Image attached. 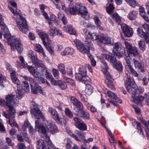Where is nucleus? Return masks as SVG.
<instances>
[{"instance_id": "f257e3e1", "label": "nucleus", "mask_w": 149, "mask_h": 149, "mask_svg": "<svg viewBox=\"0 0 149 149\" xmlns=\"http://www.w3.org/2000/svg\"><path fill=\"white\" fill-rule=\"evenodd\" d=\"M62 6L63 10H65L68 15H74L79 13L86 19L88 20L89 19V14L86 8L81 3H77L75 6H71L67 10L64 5H62Z\"/></svg>"}, {"instance_id": "f03ea898", "label": "nucleus", "mask_w": 149, "mask_h": 149, "mask_svg": "<svg viewBox=\"0 0 149 149\" xmlns=\"http://www.w3.org/2000/svg\"><path fill=\"white\" fill-rule=\"evenodd\" d=\"M8 8L11 12L17 17L16 22L17 26L21 32L26 34L29 30V26L25 19L21 15L20 12L17 9H14L9 5Z\"/></svg>"}, {"instance_id": "7ed1b4c3", "label": "nucleus", "mask_w": 149, "mask_h": 149, "mask_svg": "<svg viewBox=\"0 0 149 149\" xmlns=\"http://www.w3.org/2000/svg\"><path fill=\"white\" fill-rule=\"evenodd\" d=\"M125 77L127 79L125 83L128 92L132 94V96L133 94L136 95L143 92L144 89L141 87H138L135 90L134 88L136 84L132 77H130L127 73L126 74Z\"/></svg>"}, {"instance_id": "20e7f679", "label": "nucleus", "mask_w": 149, "mask_h": 149, "mask_svg": "<svg viewBox=\"0 0 149 149\" xmlns=\"http://www.w3.org/2000/svg\"><path fill=\"white\" fill-rule=\"evenodd\" d=\"M73 42L78 49L83 53L88 54L90 50L93 51L94 49V46L89 38H86L85 45L78 39L74 40Z\"/></svg>"}, {"instance_id": "39448f33", "label": "nucleus", "mask_w": 149, "mask_h": 149, "mask_svg": "<svg viewBox=\"0 0 149 149\" xmlns=\"http://www.w3.org/2000/svg\"><path fill=\"white\" fill-rule=\"evenodd\" d=\"M23 79L26 81H28L31 88V92L33 94H37L38 92L43 95H46V92L41 86L37 84L35 82L34 79L31 77H28L26 75L22 76Z\"/></svg>"}, {"instance_id": "423d86ee", "label": "nucleus", "mask_w": 149, "mask_h": 149, "mask_svg": "<svg viewBox=\"0 0 149 149\" xmlns=\"http://www.w3.org/2000/svg\"><path fill=\"white\" fill-rule=\"evenodd\" d=\"M9 43L10 44L12 50L14 51L16 49L19 53H21L23 51V45L19 38L13 36L11 40L10 43Z\"/></svg>"}, {"instance_id": "0eeeda50", "label": "nucleus", "mask_w": 149, "mask_h": 149, "mask_svg": "<svg viewBox=\"0 0 149 149\" xmlns=\"http://www.w3.org/2000/svg\"><path fill=\"white\" fill-rule=\"evenodd\" d=\"M125 48L129 55L133 57H140V53L137 47L132 46L131 44L127 41L125 42Z\"/></svg>"}, {"instance_id": "6e6552de", "label": "nucleus", "mask_w": 149, "mask_h": 149, "mask_svg": "<svg viewBox=\"0 0 149 149\" xmlns=\"http://www.w3.org/2000/svg\"><path fill=\"white\" fill-rule=\"evenodd\" d=\"M5 99L6 106L8 107H10L12 105L17 106L19 103V101L16 99L15 95H7L5 97Z\"/></svg>"}, {"instance_id": "1a4fd4ad", "label": "nucleus", "mask_w": 149, "mask_h": 149, "mask_svg": "<svg viewBox=\"0 0 149 149\" xmlns=\"http://www.w3.org/2000/svg\"><path fill=\"white\" fill-rule=\"evenodd\" d=\"M31 113L37 119H39L40 118H43L44 115L37 107V104L34 102H32L31 103Z\"/></svg>"}, {"instance_id": "9d476101", "label": "nucleus", "mask_w": 149, "mask_h": 149, "mask_svg": "<svg viewBox=\"0 0 149 149\" xmlns=\"http://www.w3.org/2000/svg\"><path fill=\"white\" fill-rule=\"evenodd\" d=\"M142 26L147 34L144 32L140 28H139L137 29V34L139 37L146 40L149 38V25L145 24H143Z\"/></svg>"}, {"instance_id": "9b49d317", "label": "nucleus", "mask_w": 149, "mask_h": 149, "mask_svg": "<svg viewBox=\"0 0 149 149\" xmlns=\"http://www.w3.org/2000/svg\"><path fill=\"white\" fill-rule=\"evenodd\" d=\"M37 33L40 38L42 40V43L45 46H46V39L47 42L48 44H50L52 42L51 40L49 38V36L44 31L41 30H38L37 31Z\"/></svg>"}, {"instance_id": "f8f14e48", "label": "nucleus", "mask_w": 149, "mask_h": 149, "mask_svg": "<svg viewBox=\"0 0 149 149\" xmlns=\"http://www.w3.org/2000/svg\"><path fill=\"white\" fill-rule=\"evenodd\" d=\"M28 128L30 132L32 134L34 132V130L33 127L31 126L29 121L27 120H25L24 122V125L22 126V129L24 133L23 135L24 138H26L27 136L26 133V129Z\"/></svg>"}, {"instance_id": "ddd939ff", "label": "nucleus", "mask_w": 149, "mask_h": 149, "mask_svg": "<svg viewBox=\"0 0 149 149\" xmlns=\"http://www.w3.org/2000/svg\"><path fill=\"white\" fill-rule=\"evenodd\" d=\"M75 77L77 80L83 83L87 84L90 82V79L87 75L76 73L75 74Z\"/></svg>"}, {"instance_id": "4468645a", "label": "nucleus", "mask_w": 149, "mask_h": 149, "mask_svg": "<svg viewBox=\"0 0 149 149\" xmlns=\"http://www.w3.org/2000/svg\"><path fill=\"white\" fill-rule=\"evenodd\" d=\"M121 28L125 36L128 37H131L133 33L132 29L127 25L122 24Z\"/></svg>"}, {"instance_id": "2eb2a0df", "label": "nucleus", "mask_w": 149, "mask_h": 149, "mask_svg": "<svg viewBox=\"0 0 149 149\" xmlns=\"http://www.w3.org/2000/svg\"><path fill=\"white\" fill-rule=\"evenodd\" d=\"M49 34L51 36H55L58 35L61 37H63V36L61 31L53 25L49 26Z\"/></svg>"}, {"instance_id": "dca6fc26", "label": "nucleus", "mask_w": 149, "mask_h": 149, "mask_svg": "<svg viewBox=\"0 0 149 149\" xmlns=\"http://www.w3.org/2000/svg\"><path fill=\"white\" fill-rule=\"evenodd\" d=\"M2 32H3L4 37L7 38L8 43H10L12 37H11L9 30L5 23L2 24L1 25Z\"/></svg>"}, {"instance_id": "f3484780", "label": "nucleus", "mask_w": 149, "mask_h": 149, "mask_svg": "<svg viewBox=\"0 0 149 149\" xmlns=\"http://www.w3.org/2000/svg\"><path fill=\"white\" fill-rule=\"evenodd\" d=\"M99 42L104 44L112 45L113 41L112 38H109L104 34L100 35L99 39Z\"/></svg>"}, {"instance_id": "a211bd4d", "label": "nucleus", "mask_w": 149, "mask_h": 149, "mask_svg": "<svg viewBox=\"0 0 149 149\" xmlns=\"http://www.w3.org/2000/svg\"><path fill=\"white\" fill-rule=\"evenodd\" d=\"M111 63L119 71H121L123 69V66L119 61H117L116 58L114 57H111L109 60Z\"/></svg>"}, {"instance_id": "6ab92c4d", "label": "nucleus", "mask_w": 149, "mask_h": 149, "mask_svg": "<svg viewBox=\"0 0 149 149\" xmlns=\"http://www.w3.org/2000/svg\"><path fill=\"white\" fill-rule=\"evenodd\" d=\"M83 109H79L78 111H76L74 112V114L79 117L89 120L90 119L89 113L83 110Z\"/></svg>"}, {"instance_id": "aec40b11", "label": "nucleus", "mask_w": 149, "mask_h": 149, "mask_svg": "<svg viewBox=\"0 0 149 149\" xmlns=\"http://www.w3.org/2000/svg\"><path fill=\"white\" fill-rule=\"evenodd\" d=\"M62 29L64 31L68 32L71 35H75L77 33L76 29L71 25H68L64 26L62 27Z\"/></svg>"}, {"instance_id": "412c9836", "label": "nucleus", "mask_w": 149, "mask_h": 149, "mask_svg": "<svg viewBox=\"0 0 149 149\" xmlns=\"http://www.w3.org/2000/svg\"><path fill=\"white\" fill-rule=\"evenodd\" d=\"M133 63L135 68L138 69L141 72L144 71V64L141 60L138 61L134 58L133 60Z\"/></svg>"}, {"instance_id": "4be33fe9", "label": "nucleus", "mask_w": 149, "mask_h": 149, "mask_svg": "<svg viewBox=\"0 0 149 149\" xmlns=\"http://www.w3.org/2000/svg\"><path fill=\"white\" fill-rule=\"evenodd\" d=\"M144 96L141 95H135L133 94L132 96L131 100L132 102L136 104H138L139 102L143 101L144 100Z\"/></svg>"}, {"instance_id": "5701e85b", "label": "nucleus", "mask_w": 149, "mask_h": 149, "mask_svg": "<svg viewBox=\"0 0 149 149\" xmlns=\"http://www.w3.org/2000/svg\"><path fill=\"white\" fill-rule=\"evenodd\" d=\"M105 93L107 94L109 97H111L113 100H112L113 101L120 103H122V101L119 100L116 95L113 92L108 91L107 89H106L105 91Z\"/></svg>"}, {"instance_id": "b1692460", "label": "nucleus", "mask_w": 149, "mask_h": 149, "mask_svg": "<svg viewBox=\"0 0 149 149\" xmlns=\"http://www.w3.org/2000/svg\"><path fill=\"white\" fill-rule=\"evenodd\" d=\"M47 18L46 17H45V18L47 20L49 26L53 25V23L57 22V21L56 20V17L55 15H50V17H49L47 14Z\"/></svg>"}, {"instance_id": "393cba45", "label": "nucleus", "mask_w": 149, "mask_h": 149, "mask_svg": "<svg viewBox=\"0 0 149 149\" xmlns=\"http://www.w3.org/2000/svg\"><path fill=\"white\" fill-rule=\"evenodd\" d=\"M71 100L73 104L77 107L79 109L83 108V106L82 104L75 97H71Z\"/></svg>"}, {"instance_id": "a878e982", "label": "nucleus", "mask_w": 149, "mask_h": 149, "mask_svg": "<svg viewBox=\"0 0 149 149\" xmlns=\"http://www.w3.org/2000/svg\"><path fill=\"white\" fill-rule=\"evenodd\" d=\"M34 50L36 52L41 53L43 58L46 56L43 49L40 44H37L35 45Z\"/></svg>"}, {"instance_id": "bb28decb", "label": "nucleus", "mask_w": 149, "mask_h": 149, "mask_svg": "<svg viewBox=\"0 0 149 149\" xmlns=\"http://www.w3.org/2000/svg\"><path fill=\"white\" fill-rule=\"evenodd\" d=\"M74 51L73 49L67 47L65 48L64 50L62 52L61 54L63 56H65L67 55H71L73 54Z\"/></svg>"}, {"instance_id": "cd10ccee", "label": "nucleus", "mask_w": 149, "mask_h": 149, "mask_svg": "<svg viewBox=\"0 0 149 149\" xmlns=\"http://www.w3.org/2000/svg\"><path fill=\"white\" fill-rule=\"evenodd\" d=\"M139 10L140 15L143 17L146 21L149 22V19L146 14L144 8L142 7H140L139 8Z\"/></svg>"}, {"instance_id": "c85d7f7f", "label": "nucleus", "mask_w": 149, "mask_h": 149, "mask_svg": "<svg viewBox=\"0 0 149 149\" xmlns=\"http://www.w3.org/2000/svg\"><path fill=\"white\" fill-rule=\"evenodd\" d=\"M138 15L137 12L134 10L130 11L128 14L127 17L131 20H134Z\"/></svg>"}, {"instance_id": "c756f323", "label": "nucleus", "mask_w": 149, "mask_h": 149, "mask_svg": "<svg viewBox=\"0 0 149 149\" xmlns=\"http://www.w3.org/2000/svg\"><path fill=\"white\" fill-rule=\"evenodd\" d=\"M6 117L8 119V123L12 127H15L18 129L19 128V126L17 124L15 120L14 119V118H11V117L9 116H7H7Z\"/></svg>"}, {"instance_id": "7c9ffc66", "label": "nucleus", "mask_w": 149, "mask_h": 149, "mask_svg": "<svg viewBox=\"0 0 149 149\" xmlns=\"http://www.w3.org/2000/svg\"><path fill=\"white\" fill-rule=\"evenodd\" d=\"M100 35H99L97 33H88L87 36L92 40H99Z\"/></svg>"}, {"instance_id": "2f4dec72", "label": "nucleus", "mask_w": 149, "mask_h": 149, "mask_svg": "<svg viewBox=\"0 0 149 149\" xmlns=\"http://www.w3.org/2000/svg\"><path fill=\"white\" fill-rule=\"evenodd\" d=\"M11 80L13 83L15 84H20V81L16 77V73L15 72L13 71L10 73Z\"/></svg>"}, {"instance_id": "473e14b6", "label": "nucleus", "mask_w": 149, "mask_h": 149, "mask_svg": "<svg viewBox=\"0 0 149 149\" xmlns=\"http://www.w3.org/2000/svg\"><path fill=\"white\" fill-rule=\"evenodd\" d=\"M93 19L97 28L100 30H102L103 29L101 25V23L98 17L97 16H95L93 18Z\"/></svg>"}, {"instance_id": "72a5a7b5", "label": "nucleus", "mask_w": 149, "mask_h": 149, "mask_svg": "<svg viewBox=\"0 0 149 149\" xmlns=\"http://www.w3.org/2000/svg\"><path fill=\"white\" fill-rule=\"evenodd\" d=\"M13 105L11 106L10 107H8L9 108V112L8 115H6V116H9L12 118L15 117V114L16 112L15 109L13 107Z\"/></svg>"}, {"instance_id": "f704fd0d", "label": "nucleus", "mask_w": 149, "mask_h": 149, "mask_svg": "<svg viewBox=\"0 0 149 149\" xmlns=\"http://www.w3.org/2000/svg\"><path fill=\"white\" fill-rule=\"evenodd\" d=\"M86 88L85 90V93L87 95H90L93 93V88L88 84H86Z\"/></svg>"}, {"instance_id": "c9c22d12", "label": "nucleus", "mask_w": 149, "mask_h": 149, "mask_svg": "<svg viewBox=\"0 0 149 149\" xmlns=\"http://www.w3.org/2000/svg\"><path fill=\"white\" fill-rule=\"evenodd\" d=\"M51 116L52 118L54 120L57 121L59 122H61V118L59 117L57 111L53 113Z\"/></svg>"}, {"instance_id": "e433bc0d", "label": "nucleus", "mask_w": 149, "mask_h": 149, "mask_svg": "<svg viewBox=\"0 0 149 149\" xmlns=\"http://www.w3.org/2000/svg\"><path fill=\"white\" fill-rule=\"evenodd\" d=\"M45 139H46L47 141L46 143L47 144V148H48V147H49V149H50V148H53V149H59L57 148H56L52 143L49 141V138L48 137H45Z\"/></svg>"}, {"instance_id": "4c0bfd02", "label": "nucleus", "mask_w": 149, "mask_h": 149, "mask_svg": "<svg viewBox=\"0 0 149 149\" xmlns=\"http://www.w3.org/2000/svg\"><path fill=\"white\" fill-rule=\"evenodd\" d=\"M58 85L59 87L62 90H65L67 88V84L65 82L60 80H58Z\"/></svg>"}, {"instance_id": "58836bf2", "label": "nucleus", "mask_w": 149, "mask_h": 149, "mask_svg": "<svg viewBox=\"0 0 149 149\" xmlns=\"http://www.w3.org/2000/svg\"><path fill=\"white\" fill-rule=\"evenodd\" d=\"M58 68L59 71L62 74H66V71L64 64L62 63L58 65Z\"/></svg>"}, {"instance_id": "ea45409f", "label": "nucleus", "mask_w": 149, "mask_h": 149, "mask_svg": "<svg viewBox=\"0 0 149 149\" xmlns=\"http://www.w3.org/2000/svg\"><path fill=\"white\" fill-rule=\"evenodd\" d=\"M35 65L39 67L42 68V71H44L45 70V66L42 63L41 60H38L34 63Z\"/></svg>"}, {"instance_id": "a19ab883", "label": "nucleus", "mask_w": 149, "mask_h": 149, "mask_svg": "<svg viewBox=\"0 0 149 149\" xmlns=\"http://www.w3.org/2000/svg\"><path fill=\"white\" fill-rule=\"evenodd\" d=\"M76 127L82 131H85L87 130V126L83 121L81 122Z\"/></svg>"}, {"instance_id": "79ce46f5", "label": "nucleus", "mask_w": 149, "mask_h": 149, "mask_svg": "<svg viewBox=\"0 0 149 149\" xmlns=\"http://www.w3.org/2000/svg\"><path fill=\"white\" fill-rule=\"evenodd\" d=\"M100 61L102 63L101 68L102 69V72L104 70H107L108 69V67L107 65L106 62L103 60L102 59H100Z\"/></svg>"}, {"instance_id": "37998d69", "label": "nucleus", "mask_w": 149, "mask_h": 149, "mask_svg": "<svg viewBox=\"0 0 149 149\" xmlns=\"http://www.w3.org/2000/svg\"><path fill=\"white\" fill-rule=\"evenodd\" d=\"M75 132V133L78 136L84 141L85 138V134L82 132H80L78 130H76Z\"/></svg>"}, {"instance_id": "c03bdc74", "label": "nucleus", "mask_w": 149, "mask_h": 149, "mask_svg": "<svg viewBox=\"0 0 149 149\" xmlns=\"http://www.w3.org/2000/svg\"><path fill=\"white\" fill-rule=\"evenodd\" d=\"M114 50L113 51H114V50L116 51H119L121 50L122 49V45L121 43L120 42H117L115 43L113 47Z\"/></svg>"}, {"instance_id": "a18cd8bd", "label": "nucleus", "mask_w": 149, "mask_h": 149, "mask_svg": "<svg viewBox=\"0 0 149 149\" xmlns=\"http://www.w3.org/2000/svg\"><path fill=\"white\" fill-rule=\"evenodd\" d=\"M78 73L87 75V69L84 66H80L79 70V72Z\"/></svg>"}, {"instance_id": "49530a36", "label": "nucleus", "mask_w": 149, "mask_h": 149, "mask_svg": "<svg viewBox=\"0 0 149 149\" xmlns=\"http://www.w3.org/2000/svg\"><path fill=\"white\" fill-rule=\"evenodd\" d=\"M113 19L116 22L119 24L120 22V18L119 15L117 13H114L112 15Z\"/></svg>"}, {"instance_id": "de8ad7c7", "label": "nucleus", "mask_w": 149, "mask_h": 149, "mask_svg": "<svg viewBox=\"0 0 149 149\" xmlns=\"http://www.w3.org/2000/svg\"><path fill=\"white\" fill-rule=\"evenodd\" d=\"M111 57L110 56V53L109 52H107V53H103L101 55V57L102 58L105 59L107 61L109 60V58H111Z\"/></svg>"}, {"instance_id": "09e8293b", "label": "nucleus", "mask_w": 149, "mask_h": 149, "mask_svg": "<svg viewBox=\"0 0 149 149\" xmlns=\"http://www.w3.org/2000/svg\"><path fill=\"white\" fill-rule=\"evenodd\" d=\"M105 82L109 88L112 89H115V88L113 83L112 79L106 80Z\"/></svg>"}, {"instance_id": "8fccbe9b", "label": "nucleus", "mask_w": 149, "mask_h": 149, "mask_svg": "<svg viewBox=\"0 0 149 149\" xmlns=\"http://www.w3.org/2000/svg\"><path fill=\"white\" fill-rule=\"evenodd\" d=\"M138 45L139 47L141 50L144 51L145 50L146 46L145 42L143 41H140L139 42Z\"/></svg>"}, {"instance_id": "3c124183", "label": "nucleus", "mask_w": 149, "mask_h": 149, "mask_svg": "<svg viewBox=\"0 0 149 149\" xmlns=\"http://www.w3.org/2000/svg\"><path fill=\"white\" fill-rule=\"evenodd\" d=\"M107 12L109 13H111L114 9V7L112 4H109V6L106 8Z\"/></svg>"}, {"instance_id": "603ef678", "label": "nucleus", "mask_w": 149, "mask_h": 149, "mask_svg": "<svg viewBox=\"0 0 149 149\" xmlns=\"http://www.w3.org/2000/svg\"><path fill=\"white\" fill-rule=\"evenodd\" d=\"M64 79L67 83H69L70 85L74 86L75 85L74 82L72 79L65 76L64 77Z\"/></svg>"}, {"instance_id": "864d4df0", "label": "nucleus", "mask_w": 149, "mask_h": 149, "mask_svg": "<svg viewBox=\"0 0 149 149\" xmlns=\"http://www.w3.org/2000/svg\"><path fill=\"white\" fill-rule=\"evenodd\" d=\"M22 85L24 88L25 91L27 92L29 91V84L27 81H23L22 82Z\"/></svg>"}, {"instance_id": "5fc2aeb1", "label": "nucleus", "mask_w": 149, "mask_h": 149, "mask_svg": "<svg viewBox=\"0 0 149 149\" xmlns=\"http://www.w3.org/2000/svg\"><path fill=\"white\" fill-rule=\"evenodd\" d=\"M125 59L127 65L129 67V68L132 67L131 64V59L130 56L128 55L125 57Z\"/></svg>"}, {"instance_id": "6e6d98bb", "label": "nucleus", "mask_w": 149, "mask_h": 149, "mask_svg": "<svg viewBox=\"0 0 149 149\" xmlns=\"http://www.w3.org/2000/svg\"><path fill=\"white\" fill-rule=\"evenodd\" d=\"M45 8V6L44 5L42 4L40 6V10L42 15L44 16L45 17L47 18V13L44 11Z\"/></svg>"}, {"instance_id": "4d7b16f0", "label": "nucleus", "mask_w": 149, "mask_h": 149, "mask_svg": "<svg viewBox=\"0 0 149 149\" xmlns=\"http://www.w3.org/2000/svg\"><path fill=\"white\" fill-rule=\"evenodd\" d=\"M103 73L105 75L106 78V80H111L112 79V76L111 75L110 73L107 70H103Z\"/></svg>"}, {"instance_id": "13d9d810", "label": "nucleus", "mask_w": 149, "mask_h": 149, "mask_svg": "<svg viewBox=\"0 0 149 149\" xmlns=\"http://www.w3.org/2000/svg\"><path fill=\"white\" fill-rule=\"evenodd\" d=\"M23 91L18 90L17 91L16 97L18 99H21L24 95Z\"/></svg>"}, {"instance_id": "bf43d9fd", "label": "nucleus", "mask_w": 149, "mask_h": 149, "mask_svg": "<svg viewBox=\"0 0 149 149\" xmlns=\"http://www.w3.org/2000/svg\"><path fill=\"white\" fill-rule=\"evenodd\" d=\"M52 73L54 77L56 79H58L59 77V72L58 70L56 69L53 68L52 70Z\"/></svg>"}, {"instance_id": "052dcab7", "label": "nucleus", "mask_w": 149, "mask_h": 149, "mask_svg": "<svg viewBox=\"0 0 149 149\" xmlns=\"http://www.w3.org/2000/svg\"><path fill=\"white\" fill-rule=\"evenodd\" d=\"M65 114L69 118H72L73 117V113L68 108H66L65 109Z\"/></svg>"}, {"instance_id": "680f3d73", "label": "nucleus", "mask_w": 149, "mask_h": 149, "mask_svg": "<svg viewBox=\"0 0 149 149\" xmlns=\"http://www.w3.org/2000/svg\"><path fill=\"white\" fill-rule=\"evenodd\" d=\"M88 57L89 58L91 61V65L93 66H95L96 65V62L93 58V56L90 54L89 53L87 54Z\"/></svg>"}, {"instance_id": "e2e57ef3", "label": "nucleus", "mask_w": 149, "mask_h": 149, "mask_svg": "<svg viewBox=\"0 0 149 149\" xmlns=\"http://www.w3.org/2000/svg\"><path fill=\"white\" fill-rule=\"evenodd\" d=\"M48 52L52 54L54 53V46L53 45H50L47 46L46 43V46H45Z\"/></svg>"}, {"instance_id": "0e129e2a", "label": "nucleus", "mask_w": 149, "mask_h": 149, "mask_svg": "<svg viewBox=\"0 0 149 149\" xmlns=\"http://www.w3.org/2000/svg\"><path fill=\"white\" fill-rule=\"evenodd\" d=\"M128 69L130 71L134 76L135 77H137L138 76V74L132 67H130L129 68H128Z\"/></svg>"}, {"instance_id": "69168bd1", "label": "nucleus", "mask_w": 149, "mask_h": 149, "mask_svg": "<svg viewBox=\"0 0 149 149\" xmlns=\"http://www.w3.org/2000/svg\"><path fill=\"white\" fill-rule=\"evenodd\" d=\"M73 121L74 123L75 126H77L79 124H80L82 121L79 118L77 117H74L73 119Z\"/></svg>"}, {"instance_id": "338daca9", "label": "nucleus", "mask_w": 149, "mask_h": 149, "mask_svg": "<svg viewBox=\"0 0 149 149\" xmlns=\"http://www.w3.org/2000/svg\"><path fill=\"white\" fill-rule=\"evenodd\" d=\"M27 69L29 72L32 75L35 72V71L36 70V69H35V68L33 67L30 65L28 66Z\"/></svg>"}, {"instance_id": "774afa93", "label": "nucleus", "mask_w": 149, "mask_h": 149, "mask_svg": "<svg viewBox=\"0 0 149 149\" xmlns=\"http://www.w3.org/2000/svg\"><path fill=\"white\" fill-rule=\"evenodd\" d=\"M66 73H67L68 75L71 76L73 73L72 69V67L68 66L66 68Z\"/></svg>"}]
</instances>
